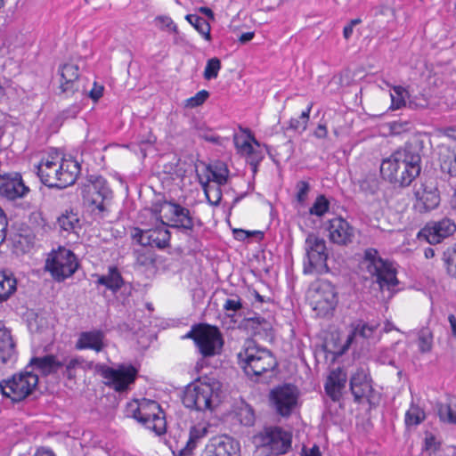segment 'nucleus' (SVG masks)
Here are the masks:
<instances>
[{
	"label": "nucleus",
	"mask_w": 456,
	"mask_h": 456,
	"mask_svg": "<svg viewBox=\"0 0 456 456\" xmlns=\"http://www.w3.org/2000/svg\"><path fill=\"white\" fill-rule=\"evenodd\" d=\"M80 164L72 159H58L48 156L37 166V174L40 181L49 188L64 189L73 185L79 174Z\"/></svg>",
	"instance_id": "1"
},
{
	"label": "nucleus",
	"mask_w": 456,
	"mask_h": 456,
	"mask_svg": "<svg viewBox=\"0 0 456 456\" xmlns=\"http://www.w3.org/2000/svg\"><path fill=\"white\" fill-rule=\"evenodd\" d=\"M238 364L245 374L256 381L273 376L278 362L273 353L257 346L253 340L245 343L243 349L238 353Z\"/></svg>",
	"instance_id": "2"
},
{
	"label": "nucleus",
	"mask_w": 456,
	"mask_h": 456,
	"mask_svg": "<svg viewBox=\"0 0 456 456\" xmlns=\"http://www.w3.org/2000/svg\"><path fill=\"white\" fill-rule=\"evenodd\" d=\"M112 196V191L108 186L106 179L101 175H92L88 183L85 184L82 189L84 203L100 217H104L105 213L108 212L107 205Z\"/></svg>",
	"instance_id": "3"
},
{
	"label": "nucleus",
	"mask_w": 456,
	"mask_h": 456,
	"mask_svg": "<svg viewBox=\"0 0 456 456\" xmlns=\"http://www.w3.org/2000/svg\"><path fill=\"white\" fill-rule=\"evenodd\" d=\"M95 370L104 379V384L116 392L123 393L131 389L138 376V370L132 364L120 363L116 367L98 363Z\"/></svg>",
	"instance_id": "4"
},
{
	"label": "nucleus",
	"mask_w": 456,
	"mask_h": 456,
	"mask_svg": "<svg viewBox=\"0 0 456 456\" xmlns=\"http://www.w3.org/2000/svg\"><path fill=\"white\" fill-rule=\"evenodd\" d=\"M305 258L304 273H326L330 272L327 265L329 256L326 241L314 233H309L305 241Z\"/></svg>",
	"instance_id": "5"
},
{
	"label": "nucleus",
	"mask_w": 456,
	"mask_h": 456,
	"mask_svg": "<svg viewBox=\"0 0 456 456\" xmlns=\"http://www.w3.org/2000/svg\"><path fill=\"white\" fill-rule=\"evenodd\" d=\"M38 384V376L32 371H20L0 382V391L12 402L19 403L27 398Z\"/></svg>",
	"instance_id": "6"
},
{
	"label": "nucleus",
	"mask_w": 456,
	"mask_h": 456,
	"mask_svg": "<svg viewBox=\"0 0 456 456\" xmlns=\"http://www.w3.org/2000/svg\"><path fill=\"white\" fill-rule=\"evenodd\" d=\"M129 416L142 423L146 428L160 436L166 432L167 422L160 405L155 401H143L131 410Z\"/></svg>",
	"instance_id": "7"
},
{
	"label": "nucleus",
	"mask_w": 456,
	"mask_h": 456,
	"mask_svg": "<svg viewBox=\"0 0 456 456\" xmlns=\"http://www.w3.org/2000/svg\"><path fill=\"white\" fill-rule=\"evenodd\" d=\"M77 267L78 262L75 254L63 247H60L58 250H53L45 262V269L59 282L70 277Z\"/></svg>",
	"instance_id": "8"
},
{
	"label": "nucleus",
	"mask_w": 456,
	"mask_h": 456,
	"mask_svg": "<svg viewBox=\"0 0 456 456\" xmlns=\"http://www.w3.org/2000/svg\"><path fill=\"white\" fill-rule=\"evenodd\" d=\"M214 395L213 385L197 379L185 387L183 403L188 409L203 411L211 409Z\"/></svg>",
	"instance_id": "9"
},
{
	"label": "nucleus",
	"mask_w": 456,
	"mask_h": 456,
	"mask_svg": "<svg viewBox=\"0 0 456 456\" xmlns=\"http://www.w3.org/2000/svg\"><path fill=\"white\" fill-rule=\"evenodd\" d=\"M167 208L165 217L170 222V227L182 230L183 233L191 235L195 225V218L189 208L175 201L164 200L154 206L155 215H159L161 208Z\"/></svg>",
	"instance_id": "10"
},
{
	"label": "nucleus",
	"mask_w": 456,
	"mask_h": 456,
	"mask_svg": "<svg viewBox=\"0 0 456 456\" xmlns=\"http://www.w3.org/2000/svg\"><path fill=\"white\" fill-rule=\"evenodd\" d=\"M338 302L335 286L327 280H321L314 290V310L317 315L326 317L332 314Z\"/></svg>",
	"instance_id": "11"
},
{
	"label": "nucleus",
	"mask_w": 456,
	"mask_h": 456,
	"mask_svg": "<svg viewBox=\"0 0 456 456\" xmlns=\"http://www.w3.org/2000/svg\"><path fill=\"white\" fill-rule=\"evenodd\" d=\"M380 174L384 180L392 183L395 187L404 188L419 176L415 175L413 170H410L394 159H386L380 165Z\"/></svg>",
	"instance_id": "12"
},
{
	"label": "nucleus",
	"mask_w": 456,
	"mask_h": 456,
	"mask_svg": "<svg viewBox=\"0 0 456 456\" xmlns=\"http://www.w3.org/2000/svg\"><path fill=\"white\" fill-rule=\"evenodd\" d=\"M456 232L453 220L443 217L438 221H430L418 232L419 240H425L429 244H438Z\"/></svg>",
	"instance_id": "13"
},
{
	"label": "nucleus",
	"mask_w": 456,
	"mask_h": 456,
	"mask_svg": "<svg viewBox=\"0 0 456 456\" xmlns=\"http://www.w3.org/2000/svg\"><path fill=\"white\" fill-rule=\"evenodd\" d=\"M423 145L419 140L407 142L403 147L396 150L389 159L401 163L410 170H413L415 175L421 172V152Z\"/></svg>",
	"instance_id": "14"
},
{
	"label": "nucleus",
	"mask_w": 456,
	"mask_h": 456,
	"mask_svg": "<svg viewBox=\"0 0 456 456\" xmlns=\"http://www.w3.org/2000/svg\"><path fill=\"white\" fill-rule=\"evenodd\" d=\"M196 346L204 358L220 354L224 346V338L219 329L216 326L205 324Z\"/></svg>",
	"instance_id": "15"
},
{
	"label": "nucleus",
	"mask_w": 456,
	"mask_h": 456,
	"mask_svg": "<svg viewBox=\"0 0 456 456\" xmlns=\"http://www.w3.org/2000/svg\"><path fill=\"white\" fill-rule=\"evenodd\" d=\"M262 445L273 456L285 454L291 447V435L279 427L268 428L262 435Z\"/></svg>",
	"instance_id": "16"
},
{
	"label": "nucleus",
	"mask_w": 456,
	"mask_h": 456,
	"mask_svg": "<svg viewBox=\"0 0 456 456\" xmlns=\"http://www.w3.org/2000/svg\"><path fill=\"white\" fill-rule=\"evenodd\" d=\"M270 401L277 413L282 417H288L297 403V388L291 385L275 387L271 391Z\"/></svg>",
	"instance_id": "17"
},
{
	"label": "nucleus",
	"mask_w": 456,
	"mask_h": 456,
	"mask_svg": "<svg viewBox=\"0 0 456 456\" xmlns=\"http://www.w3.org/2000/svg\"><path fill=\"white\" fill-rule=\"evenodd\" d=\"M349 387L355 403H360L364 399L370 402L374 390L368 368H357L350 378Z\"/></svg>",
	"instance_id": "18"
},
{
	"label": "nucleus",
	"mask_w": 456,
	"mask_h": 456,
	"mask_svg": "<svg viewBox=\"0 0 456 456\" xmlns=\"http://www.w3.org/2000/svg\"><path fill=\"white\" fill-rule=\"evenodd\" d=\"M200 456H240V446L229 436H217L209 439Z\"/></svg>",
	"instance_id": "19"
},
{
	"label": "nucleus",
	"mask_w": 456,
	"mask_h": 456,
	"mask_svg": "<svg viewBox=\"0 0 456 456\" xmlns=\"http://www.w3.org/2000/svg\"><path fill=\"white\" fill-rule=\"evenodd\" d=\"M29 188L25 185L21 174L18 172L0 174V196L8 200L25 197Z\"/></svg>",
	"instance_id": "20"
},
{
	"label": "nucleus",
	"mask_w": 456,
	"mask_h": 456,
	"mask_svg": "<svg viewBox=\"0 0 456 456\" xmlns=\"http://www.w3.org/2000/svg\"><path fill=\"white\" fill-rule=\"evenodd\" d=\"M132 238L143 247L164 248L169 244L170 232L163 226L148 230L134 228Z\"/></svg>",
	"instance_id": "21"
},
{
	"label": "nucleus",
	"mask_w": 456,
	"mask_h": 456,
	"mask_svg": "<svg viewBox=\"0 0 456 456\" xmlns=\"http://www.w3.org/2000/svg\"><path fill=\"white\" fill-rule=\"evenodd\" d=\"M327 229L330 240L332 243L346 246L353 242L354 229L346 219L342 217L332 218L329 221Z\"/></svg>",
	"instance_id": "22"
},
{
	"label": "nucleus",
	"mask_w": 456,
	"mask_h": 456,
	"mask_svg": "<svg viewBox=\"0 0 456 456\" xmlns=\"http://www.w3.org/2000/svg\"><path fill=\"white\" fill-rule=\"evenodd\" d=\"M416 202L414 208L419 213H426L436 208L440 203L439 191L435 187L421 185L414 192Z\"/></svg>",
	"instance_id": "23"
},
{
	"label": "nucleus",
	"mask_w": 456,
	"mask_h": 456,
	"mask_svg": "<svg viewBox=\"0 0 456 456\" xmlns=\"http://www.w3.org/2000/svg\"><path fill=\"white\" fill-rule=\"evenodd\" d=\"M379 324L378 322H366L362 320H356L351 323V332L347 336L343 351L346 350L358 338L369 339L373 338Z\"/></svg>",
	"instance_id": "24"
},
{
	"label": "nucleus",
	"mask_w": 456,
	"mask_h": 456,
	"mask_svg": "<svg viewBox=\"0 0 456 456\" xmlns=\"http://www.w3.org/2000/svg\"><path fill=\"white\" fill-rule=\"evenodd\" d=\"M347 380L346 373L340 368L333 370L325 383V392L332 401H339L342 397V390L346 387Z\"/></svg>",
	"instance_id": "25"
},
{
	"label": "nucleus",
	"mask_w": 456,
	"mask_h": 456,
	"mask_svg": "<svg viewBox=\"0 0 456 456\" xmlns=\"http://www.w3.org/2000/svg\"><path fill=\"white\" fill-rule=\"evenodd\" d=\"M16 355L15 343L11 330L0 322V365L13 362Z\"/></svg>",
	"instance_id": "26"
},
{
	"label": "nucleus",
	"mask_w": 456,
	"mask_h": 456,
	"mask_svg": "<svg viewBox=\"0 0 456 456\" xmlns=\"http://www.w3.org/2000/svg\"><path fill=\"white\" fill-rule=\"evenodd\" d=\"M97 278L95 283L97 286H104L110 290L112 294H116L125 284V281L117 266L111 265L108 268L106 274H94Z\"/></svg>",
	"instance_id": "27"
},
{
	"label": "nucleus",
	"mask_w": 456,
	"mask_h": 456,
	"mask_svg": "<svg viewBox=\"0 0 456 456\" xmlns=\"http://www.w3.org/2000/svg\"><path fill=\"white\" fill-rule=\"evenodd\" d=\"M104 333L102 330H94L80 333L76 344L77 349H92L101 352L104 347Z\"/></svg>",
	"instance_id": "28"
},
{
	"label": "nucleus",
	"mask_w": 456,
	"mask_h": 456,
	"mask_svg": "<svg viewBox=\"0 0 456 456\" xmlns=\"http://www.w3.org/2000/svg\"><path fill=\"white\" fill-rule=\"evenodd\" d=\"M29 365L35 367L44 376L57 373L62 367L61 362L53 354L33 357Z\"/></svg>",
	"instance_id": "29"
},
{
	"label": "nucleus",
	"mask_w": 456,
	"mask_h": 456,
	"mask_svg": "<svg viewBox=\"0 0 456 456\" xmlns=\"http://www.w3.org/2000/svg\"><path fill=\"white\" fill-rule=\"evenodd\" d=\"M61 77V89L62 93L75 92V83L79 77V68L77 64L66 63L60 67Z\"/></svg>",
	"instance_id": "30"
},
{
	"label": "nucleus",
	"mask_w": 456,
	"mask_h": 456,
	"mask_svg": "<svg viewBox=\"0 0 456 456\" xmlns=\"http://www.w3.org/2000/svg\"><path fill=\"white\" fill-rule=\"evenodd\" d=\"M62 363V376L69 380H75L78 370L91 369L92 362H87L82 357H65Z\"/></svg>",
	"instance_id": "31"
},
{
	"label": "nucleus",
	"mask_w": 456,
	"mask_h": 456,
	"mask_svg": "<svg viewBox=\"0 0 456 456\" xmlns=\"http://www.w3.org/2000/svg\"><path fill=\"white\" fill-rule=\"evenodd\" d=\"M208 428L204 426H193L190 429L189 437L185 445L180 450V456L191 455L197 447L198 443L206 436Z\"/></svg>",
	"instance_id": "32"
},
{
	"label": "nucleus",
	"mask_w": 456,
	"mask_h": 456,
	"mask_svg": "<svg viewBox=\"0 0 456 456\" xmlns=\"http://www.w3.org/2000/svg\"><path fill=\"white\" fill-rule=\"evenodd\" d=\"M371 275L377 277V282L381 289L387 287L388 289H391L398 284L396 271L389 262L385 264L384 268H380V271L373 273Z\"/></svg>",
	"instance_id": "33"
},
{
	"label": "nucleus",
	"mask_w": 456,
	"mask_h": 456,
	"mask_svg": "<svg viewBox=\"0 0 456 456\" xmlns=\"http://www.w3.org/2000/svg\"><path fill=\"white\" fill-rule=\"evenodd\" d=\"M57 224L61 230L69 233H77V230L81 228L78 214L72 209L65 210V212L57 218Z\"/></svg>",
	"instance_id": "34"
},
{
	"label": "nucleus",
	"mask_w": 456,
	"mask_h": 456,
	"mask_svg": "<svg viewBox=\"0 0 456 456\" xmlns=\"http://www.w3.org/2000/svg\"><path fill=\"white\" fill-rule=\"evenodd\" d=\"M17 289V281L12 273L0 272V303L8 300Z\"/></svg>",
	"instance_id": "35"
},
{
	"label": "nucleus",
	"mask_w": 456,
	"mask_h": 456,
	"mask_svg": "<svg viewBox=\"0 0 456 456\" xmlns=\"http://www.w3.org/2000/svg\"><path fill=\"white\" fill-rule=\"evenodd\" d=\"M440 168L443 173L456 176V151L445 148L439 153Z\"/></svg>",
	"instance_id": "36"
},
{
	"label": "nucleus",
	"mask_w": 456,
	"mask_h": 456,
	"mask_svg": "<svg viewBox=\"0 0 456 456\" xmlns=\"http://www.w3.org/2000/svg\"><path fill=\"white\" fill-rule=\"evenodd\" d=\"M206 171L207 175H210L212 182L219 185H224L228 181L229 169L223 162H217L214 165H207Z\"/></svg>",
	"instance_id": "37"
},
{
	"label": "nucleus",
	"mask_w": 456,
	"mask_h": 456,
	"mask_svg": "<svg viewBox=\"0 0 456 456\" xmlns=\"http://www.w3.org/2000/svg\"><path fill=\"white\" fill-rule=\"evenodd\" d=\"M243 325L245 329L251 330L254 335L260 334L261 332L267 334L272 330L271 322L260 315L245 318Z\"/></svg>",
	"instance_id": "38"
},
{
	"label": "nucleus",
	"mask_w": 456,
	"mask_h": 456,
	"mask_svg": "<svg viewBox=\"0 0 456 456\" xmlns=\"http://www.w3.org/2000/svg\"><path fill=\"white\" fill-rule=\"evenodd\" d=\"M364 261L367 264L368 272L372 274L384 268L387 261L383 260L379 256L378 250L374 248H368L364 253Z\"/></svg>",
	"instance_id": "39"
},
{
	"label": "nucleus",
	"mask_w": 456,
	"mask_h": 456,
	"mask_svg": "<svg viewBox=\"0 0 456 456\" xmlns=\"http://www.w3.org/2000/svg\"><path fill=\"white\" fill-rule=\"evenodd\" d=\"M185 19L207 41L211 40V27L204 18L197 14H187Z\"/></svg>",
	"instance_id": "40"
},
{
	"label": "nucleus",
	"mask_w": 456,
	"mask_h": 456,
	"mask_svg": "<svg viewBox=\"0 0 456 456\" xmlns=\"http://www.w3.org/2000/svg\"><path fill=\"white\" fill-rule=\"evenodd\" d=\"M425 418V411L418 405L412 403L405 413V424L407 427L418 426Z\"/></svg>",
	"instance_id": "41"
},
{
	"label": "nucleus",
	"mask_w": 456,
	"mask_h": 456,
	"mask_svg": "<svg viewBox=\"0 0 456 456\" xmlns=\"http://www.w3.org/2000/svg\"><path fill=\"white\" fill-rule=\"evenodd\" d=\"M238 421L247 427L253 426L256 420L254 410L248 404H242L236 411Z\"/></svg>",
	"instance_id": "42"
},
{
	"label": "nucleus",
	"mask_w": 456,
	"mask_h": 456,
	"mask_svg": "<svg viewBox=\"0 0 456 456\" xmlns=\"http://www.w3.org/2000/svg\"><path fill=\"white\" fill-rule=\"evenodd\" d=\"M438 415L442 421L456 424V402L438 405Z\"/></svg>",
	"instance_id": "43"
},
{
	"label": "nucleus",
	"mask_w": 456,
	"mask_h": 456,
	"mask_svg": "<svg viewBox=\"0 0 456 456\" xmlns=\"http://www.w3.org/2000/svg\"><path fill=\"white\" fill-rule=\"evenodd\" d=\"M418 346L420 353H429L433 347V334L428 328H423L419 331Z\"/></svg>",
	"instance_id": "44"
},
{
	"label": "nucleus",
	"mask_w": 456,
	"mask_h": 456,
	"mask_svg": "<svg viewBox=\"0 0 456 456\" xmlns=\"http://www.w3.org/2000/svg\"><path fill=\"white\" fill-rule=\"evenodd\" d=\"M360 191L366 195H374L379 189V180L374 175H367L358 181Z\"/></svg>",
	"instance_id": "45"
},
{
	"label": "nucleus",
	"mask_w": 456,
	"mask_h": 456,
	"mask_svg": "<svg viewBox=\"0 0 456 456\" xmlns=\"http://www.w3.org/2000/svg\"><path fill=\"white\" fill-rule=\"evenodd\" d=\"M443 260L448 274L456 278V244L444 252Z\"/></svg>",
	"instance_id": "46"
},
{
	"label": "nucleus",
	"mask_w": 456,
	"mask_h": 456,
	"mask_svg": "<svg viewBox=\"0 0 456 456\" xmlns=\"http://www.w3.org/2000/svg\"><path fill=\"white\" fill-rule=\"evenodd\" d=\"M221 61L217 57L208 60L203 77L206 80L216 78L221 69Z\"/></svg>",
	"instance_id": "47"
},
{
	"label": "nucleus",
	"mask_w": 456,
	"mask_h": 456,
	"mask_svg": "<svg viewBox=\"0 0 456 456\" xmlns=\"http://www.w3.org/2000/svg\"><path fill=\"white\" fill-rule=\"evenodd\" d=\"M313 107V103H310L305 110H304L299 118H291L289 121V128L295 131L301 130L305 131L306 129V125L309 120L310 112Z\"/></svg>",
	"instance_id": "48"
},
{
	"label": "nucleus",
	"mask_w": 456,
	"mask_h": 456,
	"mask_svg": "<svg viewBox=\"0 0 456 456\" xmlns=\"http://www.w3.org/2000/svg\"><path fill=\"white\" fill-rule=\"evenodd\" d=\"M330 209V202L324 195H319L309 209L311 215L322 216Z\"/></svg>",
	"instance_id": "49"
},
{
	"label": "nucleus",
	"mask_w": 456,
	"mask_h": 456,
	"mask_svg": "<svg viewBox=\"0 0 456 456\" xmlns=\"http://www.w3.org/2000/svg\"><path fill=\"white\" fill-rule=\"evenodd\" d=\"M242 299L238 295H232L225 299L223 308L228 317H232L233 314L242 309Z\"/></svg>",
	"instance_id": "50"
},
{
	"label": "nucleus",
	"mask_w": 456,
	"mask_h": 456,
	"mask_svg": "<svg viewBox=\"0 0 456 456\" xmlns=\"http://www.w3.org/2000/svg\"><path fill=\"white\" fill-rule=\"evenodd\" d=\"M209 97V93L207 90H201L198 92L194 96L186 100L185 107L196 108L202 105L207 99Z\"/></svg>",
	"instance_id": "51"
},
{
	"label": "nucleus",
	"mask_w": 456,
	"mask_h": 456,
	"mask_svg": "<svg viewBox=\"0 0 456 456\" xmlns=\"http://www.w3.org/2000/svg\"><path fill=\"white\" fill-rule=\"evenodd\" d=\"M222 185L213 184L208 194L206 195L208 202L212 206H218L222 200Z\"/></svg>",
	"instance_id": "52"
},
{
	"label": "nucleus",
	"mask_w": 456,
	"mask_h": 456,
	"mask_svg": "<svg viewBox=\"0 0 456 456\" xmlns=\"http://www.w3.org/2000/svg\"><path fill=\"white\" fill-rule=\"evenodd\" d=\"M155 20L159 24L160 29L178 33V28L170 17L160 15L156 17Z\"/></svg>",
	"instance_id": "53"
},
{
	"label": "nucleus",
	"mask_w": 456,
	"mask_h": 456,
	"mask_svg": "<svg viewBox=\"0 0 456 456\" xmlns=\"http://www.w3.org/2000/svg\"><path fill=\"white\" fill-rule=\"evenodd\" d=\"M297 200L300 204H304L307 199V195L310 191V184L305 181H299L297 183Z\"/></svg>",
	"instance_id": "54"
},
{
	"label": "nucleus",
	"mask_w": 456,
	"mask_h": 456,
	"mask_svg": "<svg viewBox=\"0 0 456 456\" xmlns=\"http://www.w3.org/2000/svg\"><path fill=\"white\" fill-rule=\"evenodd\" d=\"M394 91L397 96L395 97L393 94H391V99H392L391 108L393 110H397L405 104V101L403 97V94L405 92V90L402 86H395Z\"/></svg>",
	"instance_id": "55"
},
{
	"label": "nucleus",
	"mask_w": 456,
	"mask_h": 456,
	"mask_svg": "<svg viewBox=\"0 0 456 456\" xmlns=\"http://www.w3.org/2000/svg\"><path fill=\"white\" fill-rule=\"evenodd\" d=\"M235 145L241 154H246L248 157H251L256 151L253 145L246 140L240 143L238 140H235Z\"/></svg>",
	"instance_id": "56"
},
{
	"label": "nucleus",
	"mask_w": 456,
	"mask_h": 456,
	"mask_svg": "<svg viewBox=\"0 0 456 456\" xmlns=\"http://www.w3.org/2000/svg\"><path fill=\"white\" fill-rule=\"evenodd\" d=\"M8 220L7 216L0 207V245L4 243L7 234Z\"/></svg>",
	"instance_id": "57"
},
{
	"label": "nucleus",
	"mask_w": 456,
	"mask_h": 456,
	"mask_svg": "<svg viewBox=\"0 0 456 456\" xmlns=\"http://www.w3.org/2000/svg\"><path fill=\"white\" fill-rule=\"evenodd\" d=\"M205 324L206 323H199V324L193 325L191 327V330L184 336V338H191L196 345L198 342V338L201 334Z\"/></svg>",
	"instance_id": "58"
},
{
	"label": "nucleus",
	"mask_w": 456,
	"mask_h": 456,
	"mask_svg": "<svg viewBox=\"0 0 456 456\" xmlns=\"http://www.w3.org/2000/svg\"><path fill=\"white\" fill-rule=\"evenodd\" d=\"M439 448V444L436 442L434 436L430 435L426 436L424 440L423 450L429 452L430 453L435 452Z\"/></svg>",
	"instance_id": "59"
},
{
	"label": "nucleus",
	"mask_w": 456,
	"mask_h": 456,
	"mask_svg": "<svg viewBox=\"0 0 456 456\" xmlns=\"http://www.w3.org/2000/svg\"><path fill=\"white\" fill-rule=\"evenodd\" d=\"M154 259L151 255L138 253L136 256V264L141 266H149L153 265Z\"/></svg>",
	"instance_id": "60"
},
{
	"label": "nucleus",
	"mask_w": 456,
	"mask_h": 456,
	"mask_svg": "<svg viewBox=\"0 0 456 456\" xmlns=\"http://www.w3.org/2000/svg\"><path fill=\"white\" fill-rule=\"evenodd\" d=\"M103 86L98 85L96 82L94 83V87L89 92V97L94 101L97 102L103 94Z\"/></svg>",
	"instance_id": "61"
},
{
	"label": "nucleus",
	"mask_w": 456,
	"mask_h": 456,
	"mask_svg": "<svg viewBox=\"0 0 456 456\" xmlns=\"http://www.w3.org/2000/svg\"><path fill=\"white\" fill-rule=\"evenodd\" d=\"M80 111V107L78 105H72L69 109L63 110L61 112V117L63 118H76L77 113Z\"/></svg>",
	"instance_id": "62"
},
{
	"label": "nucleus",
	"mask_w": 456,
	"mask_h": 456,
	"mask_svg": "<svg viewBox=\"0 0 456 456\" xmlns=\"http://www.w3.org/2000/svg\"><path fill=\"white\" fill-rule=\"evenodd\" d=\"M198 177H199V183L201 185L202 190L206 196L213 185V184H210V182H212V180L210 179V175H206L205 179L203 177H201L200 175H198Z\"/></svg>",
	"instance_id": "63"
},
{
	"label": "nucleus",
	"mask_w": 456,
	"mask_h": 456,
	"mask_svg": "<svg viewBox=\"0 0 456 456\" xmlns=\"http://www.w3.org/2000/svg\"><path fill=\"white\" fill-rule=\"evenodd\" d=\"M256 233H258V234H261L260 232H247V231H244V230H235L234 231V236H235V239L239 240H245L246 238H248L250 236H252L253 234H256Z\"/></svg>",
	"instance_id": "64"
}]
</instances>
